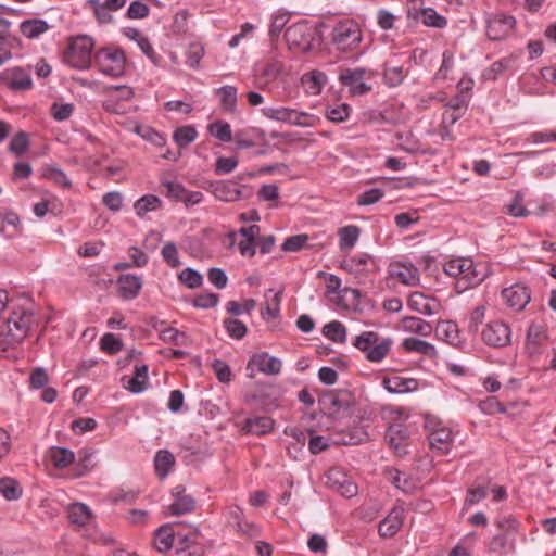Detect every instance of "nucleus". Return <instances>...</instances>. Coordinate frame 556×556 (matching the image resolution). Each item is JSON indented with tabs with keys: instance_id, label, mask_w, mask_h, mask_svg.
<instances>
[{
	"instance_id": "obj_55",
	"label": "nucleus",
	"mask_w": 556,
	"mask_h": 556,
	"mask_svg": "<svg viewBox=\"0 0 556 556\" xmlns=\"http://www.w3.org/2000/svg\"><path fill=\"white\" fill-rule=\"evenodd\" d=\"M255 307H256V301L253 299L244 300L242 304H239L236 301H229L227 303V312L235 316H238L242 313L251 314V312Z\"/></svg>"
},
{
	"instance_id": "obj_19",
	"label": "nucleus",
	"mask_w": 556,
	"mask_h": 556,
	"mask_svg": "<svg viewBox=\"0 0 556 556\" xmlns=\"http://www.w3.org/2000/svg\"><path fill=\"white\" fill-rule=\"evenodd\" d=\"M327 485L344 497H352L357 493V486L337 469H332L327 475Z\"/></svg>"
},
{
	"instance_id": "obj_14",
	"label": "nucleus",
	"mask_w": 556,
	"mask_h": 556,
	"mask_svg": "<svg viewBox=\"0 0 556 556\" xmlns=\"http://www.w3.org/2000/svg\"><path fill=\"white\" fill-rule=\"evenodd\" d=\"M409 438L408 428L403 424H392L386 432V440L390 447L399 455L407 453V440Z\"/></svg>"
},
{
	"instance_id": "obj_51",
	"label": "nucleus",
	"mask_w": 556,
	"mask_h": 556,
	"mask_svg": "<svg viewBox=\"0 0 556 556\" xmlns=\"http://www.w3.org/2000/svg\"><path fill=\"white\" fill-rule=\"evenodd\" d=\"M162 192L175 201H181L185 194L186 188L176 181L163 180L161 182Z\"/></svg>"
},
{
	"instance_id": "obj_21",
	"label": "nucleus",
	"mask_w": 556,
	"mask_h": 556,
	"mask_svg": "<svg viewBox=\"0 0 556 556\" xmlns=\"http://www.w3.org/2000/svg\"><path fill=\"white\" fill-rule=\"evenodd\" d=\"M407 304L409 308L424 315H433L440 308V303L435 299L429 298L421 292H413L408 298Z\"/></svg>"
},
{
	"instance_id": "obj_28",
	"label": "nucleus",
	"mask_w": 556,
	"mask_h": 556,
	"mask_svg": "<svg viewBox=\"0 0 556 556\" xmlns=\"http://www.w3.org/2000/svg\"><path fill=\"white\" fill-rule=\"evenodd\" d=\"M452 431L447 428L435 429L429 434V444L431 448L438 450L441 454L450 452L452 446Z\"/></svg>"
},
{
	"instance_id": "obj_12",
	"label": "nucleus",
	"mask_w": 556,
	"mask_h": 556,
	"mask_svg": "<svg viewBox=\"0 0 556 556\" xmlns=\"http://www.w3.org/2000/svg\"><path fill=\"white\" fill-rule=\"evenodd\" d=\"M198 534L199 530L197 528L184 535L177 533V543L172 556H204L202 545L195 542Z\"/></svg>"
},
{
	"instance_id": "obj_38",
	"label": "nucleus",
	"mask_w": 556,
	"mask_h": 556,
	"mask_svg": "<svg viewBox=\"0 0 556 556\" xmlns=\"http://www.w3.org/2000/svg\"><path fill=\"white\" fill-rule=\"evenodd\" d=\"M216 94L220 98V105L227 112H233L237 105V88L230 85L216 89Z\"/></svg>"
},
{
	"instance_id": "obj_35",
	"label": "nucleus",
	"mask_w": 556,
	"mask_h": 556,
	"mask_svg": "<svg viewBox=\"0 0 556 556\" xmlns=\"http://www.w3.org/2000/svg\"><path fill=\"white\" fill-rule=\"evenodd\" d=\"M403 328L405 331L428 337L432 332V327L429 323L418 317H404L402 319Z\"/></svg>"
},
{
	"instance_id": "obj_30",
	"label": "nucleus",
	"mask_w": 556,
	"mask_h": 556,
	"mask_svg": "<svg viewBox=\"0 0 556 556\" xmlns=\"http://www.w3.org/2000/svg\"><path fill=\"white\" fill-rule=\"evenodd\" d=\"M175 540L177 541V534L169 525H165L155 531L154 546L159 552L165 553L174 546Z\"/></svg>"
},
{
	"instance_id": "obj_57",
	"label": "nucleus",
	"mask_w": 556,
	"mask_h": 556,
	"mask_svg": "<svg viewBox=\"0 0 556 556\" xmlns=\"http://www.w3.org/2000/svg\"><path fill=\"white\" fill-rule=\"evenodd\" d=\"M187 64L192 68H198L201 59L204 55V48L200 43H191L187 50Z\"/></svg>"
},
{
	"instance_id": "obj_2",
	"label": "nucleus",
	"mask_w": 556,
	"mask_h": 556,
	"mask_svg": "<svg viewBox=\"0 0 556 556\" xmlns=\"http://www.w3.org/2000/svg\"><path fill=\"white\" fill-rule=\"evenodd\" d=\"M353 345L365 352L368 361L380 362L390 352L391 339H380L377 332L364 331L354 339Z\"/></svg>"
},
{
	"instance_id": "obj_23",
	"label": "nucleus",
	"mask_w": 556,
	"mask_h": 556,
	"mask_svg": "<svg viewBox=\"0 0 556 556\" xmlns=\"http://www.w3.org/2000/svg\"><path fill=\"white\" fill-rule=\"evenodd\" d=\"M124 387L131 393H141L148 386V366L144 364L135 366V375L132 377H123Z\"/></svg>"
},
{
	"instance_id": "obj_42",
	"label": "nucleus",
	"mask_w": 556,
	"mask_h": 556,
	"mask_svg": "<svg viewBox=\"0 0 556 556\" xmlns=\"http://www.w3.org/2000/svg\"><path fill=\"white\" fill-rule=\"evenodd\" d=\"M0 493L8 501L18 500L22 495L20 483L12 478L0 479Z\"/></svg>"
},
{
	"instance_id": "obj_9",
	"label": "nucleus",
	"mask_w": 556,
	"mask_h": 556,
	"mask_svg": "<svg viewBox=\"0 0 556 556\" xmlns=\"http://www.w3.org/2000/svg\"><path fill=\"white\" fill-rule=\"evenodd\" d=\"M366 75L370 78L371 74L365 68H345L340 72V83L348 87L353 96H363L371 90V86L365 83Z\"/></svg>"
},
{
	"instance_id": "obj_7",
	"label": "nucleus",
	"mask_w": 556,
	"mask_h": 556,
	"mask_svg": "<svg viewBox=\"0 0 556 556\" xmlns=\"http://www.w3.org/2000/svg\"><path fill=\"white\" fill-rule=\"evenodd\" d=\"M262 113L269 119L287 123L293 126L311 127L314 124L313 115L306 112H299L291 108L266 106L262 109Z\"/></svg>"
},
{
	"instance_id": "obj_33",
	"label": "nucleus",
	"mask_w": 556,
	"mask_h": 556,
	"mask_svg": "<svg viewBox=\"0 0 556 556\" xmlns=\"http://www.w3.org/2000/svg\"><path fill=\"white\" fill-rule=\"evenodd\" d=\"M175 465L174 455L167 450H160L154 457V467L156 475L164 479Z\"/></svg>"
},
{
	"instance_id": "obj_45",
	"label": "nucleus",
	"mask_w": 556,
	"mask_h": 556,
	"mask_svg": "<svg viewBox=\"0 0 556 556\" xmlns=\"http://www.w3.org/2000/svg\"><path fill=\"white\" fill-rule=\"evenodd\" d=\"M402 345L408 352H418L424 355L434 354V346L432 344L416 338H406Z\"/></svg>"
},
{
	"instance_id": "obj_11",
	"label": "nucleus",
	"mask_w": 556,
	"mask_h": 556,
	"mask_svg": "<svg viewBox=\"0 0 556 556\" xmlns=\"http://www.w3.org/2000/svg\"><path fill=\"white\" fill-rule=\"evenodd\" d=\"M285 37L290 48L306 51L311 47L312 33L306 23L289 26L285 31Z\"/></svg>"
},
{
	"instance_id": "obj_43",
	"label": "nucleus",
	"mask_w": 556,
	"mask_h": 556,
	"mask_svg": "<svg viewBox=\"0 0 556 556\" xmlns=\"http://www.w3.org/2000/svg\"><path fill=\"white\" fill-rule=\"evenodd\" d=\"M359 237V228L357 226H345L339 230L341 250H351Z\"/></svg>"
},
{
	"instance_id": "obj_25",
	"label": "nucleus",
	"mask_w": 556,
	"mask_h": 556,
	"mask_svg": "<svg viewBox=\"0 0 556 556\" xmlns=\"http://www.w3.org/2000/svg\"><path fill=\"white\" fill-rule=\"evenodd\" d=\"M390 275L402 283L415 286L419 281V271L412 264L395 263L390 265Z\"/></svg>"
},
{
	"instance_id": "obj_17",
	"label": "nucleus",
	"mask_w": 556,
	"mask_h": 556,
	"mask_svg": "<svg viewBox=\"0 0 556 556\" xmlns=\"http://www.w3.org/2000/svg\"><path fill=\"white\" fill-rule=\"evenodd\" d=\"M2 80L8 81V87L14 91H25L33 87L29 71L22 67L7 70L2 74Z\"/></svg>"
},
{
	"instance_id": "obj_63",
	"label": "nucleus",
	"mask_w": 556,
	"mask_h": 556,
	"mask_svg": "<svg viewBox=\"0 0 556 556\" xmlns=\"http://www.w3.org/2000/svg\"><path fill=\"white\" fill-rule=\"evenodd\" d=\"M383 77L389 86L396 87L403 81V68L401 66L387 67Z\"/></svg>"
},
{
	"instance_id": "obj_27",
	"label": "nucleus",
	"mask_w": 556,
	"mask_h": 556,
	"mask_svg": "<svg viewBox=\"0 0 556 556\" xmlns=\"http://www.w3.org/2000/svg\"><path fill=\"white\" fill-rule=\"evenodd\" d=\"M325 401L333 414L346 410L353 404V395L348 390H339L326 395Z\"/></svg>"
},
{
	"instance_id": "obj_52",
	"label": "nucleus",
	"mask_w": 556,
	"mask_h": 556,
	"mask_svg": "<svg viewBox=\"0 0 556 556\" xmlns=\"http://www.w3.org/2000/svg\"><path fill=\"white\" fill-rule=\"evenodd\" d=\"M210 131L223 142H230L232 140L231 128L228 123L217 121L210 125Z\"/></svg>"
},
{
	"instance_id": "obj_29",
	"label": "nucleus",
	"mask_w": 556,
	"mask_h": 556,
	"mask_svg": "<svg viewBox=\"0 0 556 556\" xmlns=\"http://www.w3.org/2000/svg\"><path fill=\"white\" fill-rule=\"evenodd\" d=\"M274 425V420L268 416H253L245 419L243 430L257 435H263L270 432Z\"/></svg>"
},
{
	"instance_id": "obj_44",
	"label": "nucleus",
	"mask_w": 556,
	"mask_h": 556,
	"mask_svg": "<svg viewBox=\"0 0 556 556\" xmlns=\"http://www.w3.org/2000/svg\"><path fill=\"white\" fill-rule=\"evenodd\" d=\"M370 257L366 254L352 256L342 262L341 267L349 273L362 274L366 270Z\"/></svg>"
},
{
	"instance_id": "obj_31",
	"label": "nucleus",
	"mask_w": 556,
	"mask_h": 556,
	"mask_svg": "<svg viewBox=\"0 0 556 556\" xmlns=\"http://www.w3.org/2000/svg\"><path fill=\"white\" fill-rule=\"evenodd\" d=\"M48 457L58 469L67 468L75 460L74 452L61 446L50 447L48 451Z\"/></svg>"
},
{
	"instance_id": "obj_47",
	"label": "nucleus",
	"mask_w": 556,
	"mask_h": 556,
	"mask_svg": "<svg viewBox=\"0 0 556 556\" xmlns=\"http://www.w3.org/2000/svg\"><path fill=\"white\" fill-rule=\"evenodd\" d=\"M485 312L486 306L485 305H478L475 307L470 315L468 320V327L467 330L471 334H476L479 331L480 326L482 325L484 318H485Z\"/></svg>"
},
{
	"instance_id": "obj_62",
	"label": "nucleus",
	"mask_w": 556,
	"mask_h": 556,
	"mask_svg": "<svg viewBox=\"0 0 556 556\" xmlns=\"http://www.w3.org/2000/svg\"><path fill=\"white\" fill-rule=\"evenodd\" d=\"M150 8L141 2V1H134L128 7V10L126 12V15L128 18L137 20V18H144L149 15Z\"/></svg>"
},
{
	"instance_id": "obj_16",
	"label": "nucleus",
	"mask_w": 556,
	"mask_h": 556,
	"mask_svg": "<svg viewBox=\"0 0 556 556\" xmlns=\"http://www.w3.org/2000/svg\"><path fill=\"white\" fill-rule=\"evenodd\" d=\"M207 190L215 198L225 202H235L245 197L233 181H212Z\"/></svg>"
},
{
	"instance_id": "obj_54",
	"label": "nucleus",
	"mask_w": 556,
	"mask_h": 556,
	"mask_svg": "<svg viewBox=\"0 0 556 556\" xmlns=\"http://www.w3.org/2000/svg\"><path fill=\"white\" fill-rule=\"evenodd\" d=\"M224 326L228 332V334L233 339H242L247 334L245 325L235 318H226L224 320Z\"/></svg>"
},
{
	"instance_id": "obj_10",
	"label": "nucleus",
	"mask_w": 556,
	"mask_h": 556,
	"mask_svg": "<svg viewBox=\"0 0 556 556\" xmlns=\"http://www.w3.org/2000/svg\"><path fill=\"white\" fill-rule=\"evenodd\" d=\"M516 21L510 15L493 14L486 18V36L491 40H501L514 29Z\"/></svg>"
},
{
	"instance_id": "obj_13",
	"label": "nucleus",
	"mask_w": 556,
	"mask_h": 556,
	"mask_svg": "<svg viewBox=\"0 0 556 556\" xmlns=\"http://www.w3.org/2000/svg\"><path fill=\"white\" fill-rule=\"evenodd\" d=\"M502 298L506 305L516 312L522 311L531 299L529 289L521 283L505 288L502 291Z\"/></svg>"
},
{
	"instance_id": "obj_36",
	"label": "nucleus",
	"mask_w": 556,
	"mask_h": 556,
	"mask_svg": "<svg viewBox=\"0 0 556 556\" xmlns=\"http://www.w3.org/2000/svg\"><path fill=\"white\" fill-rule=\"evenodd\" d=\"M162 206V201L154 194H146L138 199L134 208L139 217H142L148 212L156 211Z\"/></svg>"
},
{
	"instance_id": "obj_37",
	"label": "nucleus",
	"mask_w": 556,
	"mask_h": 556,
	"mask_svg": "<svg viewBox=\"0 0 556 556\" xmlns=\"http://www.w3.org/2000/svg\"><path fill=\"white\" fill-rule=\"evenodd\" d=\"M514 548V535L500 533L493 536L489 551L496 554H507Z\"/></svg>"
},
{
	"instance_id": "obj_53",
	"label": "nucleus",
	"mask_w": 556,
	"mask_h": 556,
	"mask_svg": "<svg viewBox=\"0 0 556 556\" xmlns=\"http://www.w3.org/2000/svg\"><path fill=\"white\" fill-rule=\"evenodd\" d=\"M308 241L307 235H295L288 237L281 245L282 251L285 252H298L302 250Z\"/></svg>"
},
{
	"instance_id": "obj_6",
	"label": "nucleus",
	"mask_w": 556,
	"mask_h": 556,
	"mask_svg": "<svg viewBox=\"0 0 556 556\" xmlns=\"http://www.w3.org/2000/svg\"><path fill=\"white\" fill-rule=\"evenodd\" d=\"M96 64L101 73L118 77L124 74L126 58L121 49L103 48L94 55Z\"/></svg>"
},
{
	"instance_id": "obj_32",
	"label": "nucleus",
	"mask_w": 556,
	"mask_h": 556,
	"mask_svg": "<svg viewBox=\"0 0 556 556\" xmlns=\"http://www.w3.org/2000/svg\"><path fill=\"white\" fill-rule=\"evenodd\" d=\"M49 25L45 20L31 18L23 21L20 25L21 33L29 39H35L46 33Z\"/></svg>"
},
{
	"instance_id": "obj_46",
	"label": "nucleus",
	"mask_w": 556,
	"mask_h": 556,
	"mask_svg": "<svg viewBox=\"0 0 556 556\" xmlns=\"http://www.w3.org/2000/svg\"><path fill=\"white\" fill-rule=\"evenodd\" d=\"M173 138L179 147L184 148L195 140L197 130L192 126H182L175 130Z\"/></svg>"
},
{
	"instance_id": "obj_50",
	"label": "nucleus",
	"mask_w": 556,
	"mask_h": 556,
	"mask_svg": "<svg viewBox=\"0 0 556 556\" xmlns=\"http://www.w3.org/2000/svg\"><path fill=\"white\" fill-rule=\"evenodd\" d=\"M178 277L179 280L190 289L199 288L203 282L202 275L190 267L182 269Z\"/></svg>"
},
{
	"instance_id": "obj_39",
	"label": "nucleus",
	"mask_w": 556,
	"mask_h": 556,
	"mask_svg": "<svg viewBox=\"0 0 556 556\" xmlns=\"http://www.w3.org/2000/svg\"><path fill=\"white\" fill-rule=\"evenodd\" d=\"M282 293H283L282 290L274 292V294L270 299L268 298L267 294L265 295L267 298L266 305L261 312L262 317L264 319H266V320L275 319L279 316Z\"/></svg>"
},
{
	"instance_id": "obj_64",
	"label": "nucleus",
	"mask_w": 556,
	"mask_h": 556,
	"mask_svg": "<svg viewBox=\"0 0 556 556\" xmlns=\"http://www.w3.org/2000/svg\"><path fill=\"white\" fill-rule=\"evenodd\" d=\"M383 197V191L378 188L366 190L357 198V204L370 205L377 203Z\"/></svg>"
},
{
	"instance_id": "obj_4",
	"label": "nucleus",
	"mask_w": 556,
	"mask_h": 556,
	"mask_svg": "<svg viewBox=\"0 0 556 556\" xmlns=\"http://www.w3.org/2000/svg\"><path fill=\"white\" fill-rule=\"evenodd\" d=\"M34 316L30 311L13 312L7 321V333L3 342L8 345L20 344L27 336Z\"/></svg>"
},
{
	"instance_id": "obj_41",
	"label": "nucleus",
	"mask_w": 556,
	"mask_h": 556,
	"mask_svg": "<svg viewBox=\"0 0 556 556\" xmlns=\"http://www.w3.org/2000/svg\"><path fill=\"white\" fill-rule=\"evenodd\" d=\"M323 334L333 342L343 343L346 339V329L340 321L333 320L324 326Z\"/></svg>"
},
{
	"instance_id": "obj_58",
	"label": "nucleus",
	"mask_w": 556,
	"mask_h": 556,
	"mask_svg": "<svg viewBox=\"0 0 556 556\" xmlns=\"http://www.w3.org/2000/svg\"><path fill=\"white\" fill-rule=\"evenodd\" d=\"M350 115V106L345 103L340 105L328 108L326 111V116L329 121L341 123L345 121Z\"/></svg>"
},
{
	"instance_id": "obj_56",
	"label": "nucleus",
	"mask_w": 556,
	"mask_h": 556,
	"mask_svg": "<svg viewBox=\"0 0 556 556\" xmlns=\"http://www.w3.org/2000/svg\"><path fill=\"white\" fill-rule=\"evenodd\" d=\"M162 257L168 266L176 268L180 265L178 250L174 242H167L162 249Z\"/></svg>"
},
{
	"instance_id": "obj_22",
	"label": "nucleus",
	"mask_w": 556,
	"mask_h": 556,
	"mask_svg": "<svg viewBox=\"0 0 556 556\" xmlns=\"http://www.w3.org/2000/svg\"><path fill=\"white\" fill-rule=\"evenodd\" d=\"M117 283L118 293L124 300H132L137 298L142 288L141 277L131 274L121 275Z\"/></svg>"
},
{
	"instance_id": "obj_40",
	"label": "nucleus",
	"mask_w": 556,
	"mask_h": 556,
	"mask_svg": "<svg viewBox=\"0 0 556 556\" xmlns=\"http://www.w3.org/2000/svg\"><path fill=\"white\" fill-rule=\"evenodd\" d=\"M545 339L543 326L532 324L527 332V349L530 353H535Z\"/></svg>"
},
{
	"instance_id": "obj_3",
	"label": "nucleus",
	"mask_w": 556,
	"mask_h": 556,
	"mask_svg": "<svg viewBox=\"0 0 556 556\" xmlns=\"http://www.w3.org/2000/svg\"><path fill=\"white\" fill-rule=\"evenodd\" d=\"M93 40L89 36L74 38L64 53V62L76 70H87L91 64Z\"/></svg>"
},
{
	"instance_id": "obj_1",
	"label": "nucleus",
	"mask_w": 556,
	"mask_h": 556,
	"mask_svg": "<svg viewBox=\"0 0 556 556\" xmlns=\"http://www.w3.org/2000/svg\"><path fill=\"white\" fill-rule=\"evenodd\" d=\"M444 271L451 277H458V285L463 289L473 288L482 282L485 274L475 266L469 258H453L445 263Z\"/></svg>"
},
{
	"instance_id": "obj_18",
	"label": "nucleus",
	"mask_w": 556,
	"mask_h": 556,
	"mask_svg": "<svg viewBox=\"0 0 556 556\" xmlns=\"http://www.w3.org/2000/svg\"><path fill=\"white\" fill-rule=\"evenodd\" d=\"M126 0H88V5L92 9L93 14L99 23L105 24L113 21L111 11H117L126 4Z\"/></svg>"
},
{
	"instance_id": "obj_49",
	"label": "nucleus",
	"mask_w": 556,
	"mask_h": 556,
	"mask_svg": "<svg viewBox=\"0 0 556 556\" xmlns=\"http://www.w3.org/2000/svg\"><path fill=\"white\" fill-rule=\"evenodd\" d=\"M28 147V135L24 131H20L11 139L8 149L10 152L16 155H23L24 153L27 152Z\"/></svg>"
},
{
	"instance_id": "obj_61",
	"label": "nucleus",
	"mask_w": 556,
	"mask_h": 556,
	"mask_svg": "<svg viewBox=\"0 0 556 556\" xmlns=\"http://www.w3.org/2000/svg\"><path fill=\"white\" fill-rule=\"evenodd\" d=\"M438 330L444 336L448 343L456 344L458 339V328L453 321H442L438 326Z\"/></svg>"
},
{
	"instance_id": "obj_20",
	"label": "nucleus",
	"mask_w": 556,
	"mask_h": 556,
	"mask_svg": "<svg viewBox=\"0 0 556 556\" xmlns=\"http://www.w3.org/2000/svg\"><path fill=\"white\" fill-rule=\"evenodd\" d=\"M175 501L168 507V510L174 516H180L191 513L195 507V501L191 495L186 494L184 485H177L172 491Z\"/></svg>"
},
{
	"instance_id": "obj_48",
	"label": "nucleus",
	"mask_w": 556,
	"mask_h": 556,
	"mask_svg": "<svg viewBox=\"0 0 556 556\" xmlns=\"http://www.w3.org/2000/svg\"><path fill=\"white\" fill-rule=\"evenodd\" d=\"M419 21L426 26H432L437 28H443L447 24L446 18L442 15H439L432 8H426V10L421 12V17Z\"/></svg>"
},
{
	"instance_id": "obj_60",
	"label": "nucleus",
	"mask_w": 556,
	"mask_h": 556,
	"mask_svg": "<svg viewBox=\"0 0 556 556\" xmlns=\"http://www.w3.org/2000/svg\"><path fill=\"white\" fill-rule=\"evenodd\" d=\"M74 111L72 103H53L51 106V114L55 121L62 122L71 117Z\"/></svg>"
},
{
	"instance_id": "obj_8",
	"label": "nucleus",
	"mask_w": 556,
	"mask_h": 556,
	"mask_svg": "<svg viewBox=\"0 0 556 556\" xmlns=\"http://www.w3.org/2000/svg\"><path fill=\"white\" fill-rule=\"evenodd\" d=\"M481 339L489 346H507L511 342L510 327L502 320H492L482 329Z\"/></svg>"
},
{
	"instance_id": "obj_26",
	"label": "nucleus",
	"mask_w": 556,
	"mask_h": 556,
	"mask_svg": "<svg viewBox=\"0 0 556 556\" xmlns=\"http://www.w3.org/2000/svg\"><path fill=\"white\" fill-rule=\"evenodd\" d=\"M382 386L390 393H407L416 391L419 387V383L414 378H404L400 376H393L389 378H384L382 380Z\"/></svg>"
},
{
	"instance_id": "obj_34",
	"label": "nucleus",
	"mask_w": 556,
	"mask_h": 556,
	"mask_svg": "<svg viewBox=\"0 0 556 556\" xmlns=\"http://www.w3.org/2000/svg\"><path fill=\"white\" fill-rule=\"evenodd\" d=\"M68 520L72 525L85 526L91 518L89 507L83 503H74L67 509Z\"/></svg>"
},
{
	"instance_id": "obj_24",
	"label": "nucleus",
	"mask_w": 556,
	"mask_h": 556,
	"mask_svg": "<svg viewBox=\"0 0 556 556\" xmlns=\"http://www.w3.org/2000/svg\"><path fill=\"white\" fill-rule=\"evenodd\" d=\"M403 508H393L389 515L379 523V534L383 538L393 536L400 530L403 523Z\"/></svg>"
},
{
	"instance_id": "obj_15",
	"label": "nucleus",
	"mask_w": 556,
	"mask_h": 556,
	"mask_svg": "<svg viewBox=\"0 0 556 556\" xmlns=\"http://www.w3.org/2000/svg\"><path fill=\"white\" fill-rule=\"evenodd\" d=\"M281 361L275 356H270L267 352L254 354L248 363V370L256 368L258 371L274 376L281 371Z\"/></svg>"
},
{
	"instance_id": "obj_59",
	"label": "nucleus",
	"mask_w": 556,
	"mask_h": 556,
	"mask_svg": "<svg viewBox=\"0 0 556 556\" xmlns=\"http://www.w3.org/2000/svg\"><path fill=\"white\" fill-rule=\"evenodd\" d=\"M100 345L104 352L111 354L118 353L123 349L122 341L117 339L113 333H105L101 338Z\"/></svg>"
},
{
	"instance_id": "obj_5",
	"label": "nucleus",
	"mask_w": 556,
	"mask_h": 556,
	"mask_svg": "<svg viewBox=\"0 0 556 556\" xmlns=\"http://www.w3.org/2000/svg\"><path fill=\"white\" fill-rule=\"evenodd\" d=\"M331 37L332 42L343 52L355 49L362 40L358 25L351 20L339 22L334 26Z\"/></svg>"
}]
</instances>
